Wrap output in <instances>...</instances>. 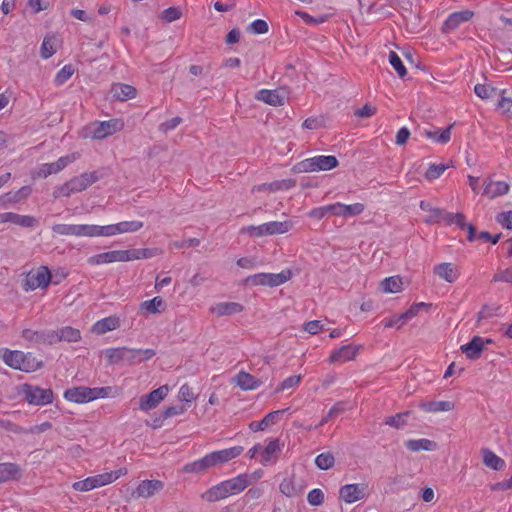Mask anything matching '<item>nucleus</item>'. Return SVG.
<instances>
[{
  "label": "nucleus",
  "mask_w": 512,
  "mask_h": 512,
  "mask_svg": "<svg viewBox=\"0 0 512 512\" xmlns=\"http://www.w3.org/2000/svg\"><path fill=\"white\" fill-rule=\"evenodd\" d=\"M242 446H233L230 448L213 451L204 455L202 458L187 463L183 471L186 473H202L209 468L221 466L237 458L243 452Z\"/></svg>",
  "instance_id": "nucleus-1"
},
{
  "label": "nucleus",
  "mask_w": 512,
  "mask_h": 512,
  "mask_svg": "<svg viewBox=\"0 0 512 512\" xmlns=\"http://www.w3.org/2000/svg\"><path fill=\"white\" fill-rule=\"evenodd\" d=\"M249 484L250 477L248 474H239L212 486L202 494V498L208 502L220 501L231 495L239 494L244 491Z\"/></svg>",
  "instance_id": "nucleus-2"
},
{
  "label": "nucleus",
  "mask_w": 512,
  "mask_h": 512,
  "mask_svg": "<svg viewBox=\"0 0 512 512\" xmlns=\"http://www.w3.org/2000/svg\"><path fill=\"white\" fill-rule=\"evenodd\" d=\"M155 354L156 352L153 349H133L128 347L109 348L105 350V356L110 364H139L143 361L150 360Z\"/></svg>",
  "instance_id": "nucleus-3"
},
{
  "label": "nucleus",
  "mask_w": 512,
  "mask_h": 512,
  "mask_svg": "<svg viewBox=\"0 0 512 512\" xmlns=\"http://www.w3.org/2000/svg\"><path fill=\"white\" fill-rule=\"evenodd\" d=\"M0 357L7 366L26 373L37 371L43 365L42 361L38 360L31 352L25 353L5 348L0 350Z\"/></svg>",
  "instance_id": "nucleus-4"
},
{
  "label": "nucleus",
  "mask_w": 512,
  "mask_h": 512,
  "mask_svg": "<svg viewBox=\"0 0 512 512\" xmlns=\"http://www.w3.org/2000/svg\"><path fill=\"white\" fill-rule=\"evenodd\" d=\"M364 210L365 206L362 203L346 205L341 202H336L312 209L309 212V216L316 220H321L327 215L349 218L362 214Z\"/></svg>",
  "instance_id": "nucleus-5"
},
{
  "label": "nucleus",
  "mask_w": 512,
  "mask_h": 512,
  "mask_svg": "<svg viewBox=\"0 0 512 512\" xmlns=\"http://www.w3.org/2000/svg\"><path fill=\"white\" fill-rule=\"evenodd\" d=\"M111 387H95L90 388L86 386H79L67 389L64 392V398L67 401L82 404L90 401L107 398L110 394Z\"/></svg>",
  "instance_id": "nucleus-6"
},
{
  "label": "nucleus",
  "mask_w": 512,
  "mask_h": 512,
  "mask_svg": "<svg viewBox=\"0 0 512 512\" xmlns=\"http://www.w3.org/2000/svg\"><path fill=\"white\" fill-rule=\"evenodd\" d=\"M126 473L127 470L125 468H120L116 471L105 472L102 474L87 477L84 480L74 482L72 484V487L76 491L87 492L95 488H100L110 483H113L121 476L126 475Z\"/></svg>",
  "instance_id": "nucleus-7"
},
{
  "label": "nucleus",
  "mask_w": 512,
  "mask_h": 512,
  "mask_svg": "<svg viewBox=\"0 0 512 512\" xmlns=\"http://www.w3.org/2000/svg\"><path fill=\"white\" fill-rule=\"evenodd\" d=\"M18 394L30 405L45 406L53 403L54 393L50 388L24 383L20 386Z\"/></svg>",
  "instance_id": "nucleus-8"
},
{
  "label": "nucleus",
  "mask_w": 512,
  "mask_h": 512,
  "mask_svg": "<svg viewBox=\"0 0 512 512\" xmlns=\"http://www.w3.org/2000/svg\"><path fill=\"white\" fill-rule=\"evenodd\" d=\"M96 172H85L76 176L58 188L57 196L69 197L71 194L82 192L98 181Z\"/></svg>",
  "instance_id": "nucleus-9"
},
{
  "label": "nucleus",
  "mask_w": 512,
  "mask_h": 512,
  "mask_svg": "<svg viewBox=\"0 0 512 512\" xmlns=\"http://www.w3.org/2000/svg\"><path fill=\"white\" fill-rule=\"evenodd\" d=\"M293 224L291 221H271L258 226H246L241 229L242 233H247L253 237H262L267 235H277L287 233Z\"/></svg>",
  "instance_id": "nucleus-10"
},
{
  "label": "nucleus",
  "mask_w": 512,
  "mask_h": 512,
  "mask_svg": "<svg viewBox=\"0 0 512 512\" xmlns=\"http://www.w3.org/2000/svg\"><path fill=\"white\" fill-rule=\"evenodd\" d=\"M338 166V160L332 155H318L299 162L296 166L298 172L329 171Z\"/></svg>",
  "instance_id": "nucleus-11"
},
{
  "label": "nucleus",
  "mask_w": 512,
  "mask_h": 512,
  "mask_svg": "<svg viewBox=\"0 0 512 512\" xmlns=\"http://www.w3.org/2000/svg\"><path fill=\"white\" fill-rule=\"evenodd\" d=\"M52 280V275L47 266H40L30 271L24 280L23 289L26 292L34 291L38 288L46 289Z\"/></svg>",
  "instance_id": "nucleus-12"
},
{
  "label": "nucleus",
  "mask_w": 512,
  "mask_h": 512,
  "mask_svg": "<svg viewBox=\"0 0 512 512\" xmlns=\"http://www.w3.org/2000/svg\"><path fill=\"white\" fill-rule=\"evenodd\" d=\"M284 443L278 438H270L265 446L261 445L258 461L263 466L275 465L282 453Z\"/></svg>",
  "instance_id": "nucleus-13"
},
{
  "label": "nucleus",
  "mask_w": 512,
  "mask_h": 512,
  "mask_svg": "<svg viewBox=\"0 0 512 512\" xmlns=\"http://www.w3.org/2000/svg\"><path fill=\"white\" fill-rule=\"evenodd\" d=\"M292 277L291 270H284L280 273H258L248 278V281L255 286L277 287L287 282Z\"/></svg>",
  "instance_id": "nucleus-14"
},
{
  "label": "nucleus",
  "mask_w": 512,
  "mask_h": 512,
  "mask_svg": "<svg viewBox=\"0 0 512 512\" xmlns=\"http://www.w3.org/2000/svg\"><path fill=\"white\" fill-rule=\"evenodd\" d=\"M124 127L120 119H110L107 121L95 122L88 127L90 136L93 139H104L113 135L117 131L122 130Z\"/></svg>",
  "instance_id": "nucleus-15"
},
{
  "label": "nucleus",
  "mask_w": 512,
  "mask_h": 512,
  "mask_svg": "<svg viewBox=\"0 0 512 512\" xmlns=\"http://www.w3.org/2000/svg\"><path fill=\"white\" fill-rule=\"evenodd\" d=\"M88 264L98 266L114 262H128L127 250H113L99 253L88 258Z\"/></svg>",
  "instance_id": "nucleus-16"
},
{
  "label": "nucleus",
  "mask_w": 512,
  "mask_h": 512,
  "mask_svg": "<svg viewBox=\"0 0 512 512\" xmlns=\"http://www.w3.org/2000/svg\"><path fill=\"white\" fill-rule=\"evenodd\" d=\"M78 157L79 155L77 153H72L60 157L55 162L45 163L40 167L38 176L45 178L51 174H56L67 167L69 164L73 163L76 159H78Z\"/></svg>",
  "instance_id": "nucleus-17"
},
{
  "label": "nucleus",
  "mask_w": 512,
  "mask_h": 512,
  "mask_svg": "<svg viewBox=\"0 0 512 512\" xmlns=\"http://www.w3.org/2000/svg\"><path fill=\"white\" fill-rule=\"evenodd\" d=\"M365 490L366 485L363 483L346 484L339 490V499L347 504H352L365 498Z\"/></svg>",
  "instance_id": "nucleus-18"
},
{
  "label": "nucleus",
  "mask_w": 512,
  "mask_h": 512,
  "mask_svg": "<svg viewBox=\"0 0 512 512\" xmlns=\"http://www.w3.org/2000/svg\"><path fill=\"white\" fill-rule=\"evenodd\" d=\"M164 483L160 480H142L132 492L134 498H150L162 491Z\"/></svg>",
  "instance_id": "nucleus-19"
},
{
  "label": "nucleus",
  "mask_w": 512,
  "mask_h": 512,
  "mask_svg": "<svg viewBox=\"0 0 512 512\" xmlns=\"http://www.w3.org/2000/svg\"><path fill=\"white\" fill-rule=\"evenodd\" d=\"M433 273L441 280L447 283H455L460 275L461 271L459 266L451 262H442L434 266Z\"/></svg>",
  "instance_id": "nucleus-20"
},
{
  "label": "nucleus",
  "mask_w": 512,
  "mask_h": 512,
  "mask_svg": "<svg viewBox=\"0 0 512 512\" xmlns=\"http://www.w3.org/2000/svg\"><path fill=\"white\" fill-rule=\"evenodd\" d=\"M287 93L285 89L278 88L274 90L261 89L256 92L255 99L271 106H281L285 103Z\"/></svg>",
  "instance_id": "nucleus-21"
},
{
  "label": "nucleus",
  "mask_w": 512,
  "mask_h": 512,
  "mask_svg": "<svg viewBox=\"0 0 512 512\" xmlns=\"http://www.w3.org/2000/svg\"><path fill=\"white\" fill-rule=\"evenodd\" d=\"M169 388L167 385L160 386L159 388L151 391L144 397L140 398L139 409L142 411H149L158 406V404L167 396Z\"/></svg>",
  "instance_id": "nucleus-22"
},
{
  "label": "nucleus",
  "mask_w": 512,
  "mask_h": 512,
  "mask_svg": "<svg viewBox=\"0 0 512 512\" xmlns=\"http://www.w3.org/2000/svg\"><path fill=\"white\" fill-rule=\"evenodd\" d=\"M32 193V187L27 185L15 192H7L0 195V208L6 209L27 199Z\"/></svg>",
  "instance_id": "nucleus-23"
},
{
  "label": "nucleus",
  "mask_w": 512,
  "mask_h": 512,
  "mask_svg": "<svg viewBox=\"0 0 512 512\" xmlns=\"http://www.w3.org/2000/svg\"><path fill=\"white\" fill-rule=\"evenodd\" d=\"M22 338L32 344L53 345V330H32L24 329L21 333Z\"/></svg>",
  "instance_id": "nucleus-24"
},
{
  "label": "nucleus",
  "mask_w": 512,
  "mask_h": 512,
  "mask_svg": "<svg viewBox=\"0 0 512 512\" xmlns=\"http://www.w3.org/2000/svg\"><path fill=\"white\" fill-rule=\"evenodd\" d=\"M11 223L23 228H33L37 224V219L31 215H20L14 212L0 213V224Z\"/></svg>",
  "instance_id": "nucleus-25"
},
{
  "label": "nucleus",
  "mask_w": 512,
  "mask_h": 512,
  "mask_svg": "<svg viewBox=\"0 0 512 512\" xmlns=\"http://www.w3.org/2000/svg\"><path fill=\"white\" fill-rule=\"evenodd\" d=\"M474 16L471 10H462L451 13L443 24V31L446 33L457 29L462 23L468 22Z\"/></svg>",
  "instance_id": "nucleus-26"
},
{
  "label": "nucleus",
  "mask_w": 512,
  "mask_h": 512,
  "mask_svg": "<svg viewBox=\"0 0 512 512\" xmlns=\"http://www.w3.org/2000/svg\"><path fill=\"white\" fill-rule=\"evenodd\" d=\"M81 340L79 329L71 326H62L53 330V345L62 341L73 343Z\"/></svg>",
  "instance_id": "nucleus-27"
},
{
  "label": "nucleus",
  "mask_w": 512,
  "mask_h": 512,
  "mask_svg": "<svg viewBox=\"0 0 512 512\" xmlns=\"http://www.w3.org/2000/svg\"><path fill=\"white\" fill-rule=\"evenodd\" d=\"M358 351H359L358 346H355L352 344L344 345V346H342L338 349H335L331 352L330 357H329V362L330 363H336V362L345 363V362L351 361L356 357V355L358 354Z\"/></svg>",
  "instance_id": "nucleus-28"
},
{
  "label": "nucleus",
  "mask_w": 512,
  "mask_h": 512,
  "mask_svg": "<svg viewBox=\"0 0 512 512\" xmlns=\"http://www.w3.org/2000/svg\"><path fill=\"white\" fill-rule=\"evenodd\" d=\"M484 348L485 341L480 336H474L470 342L460 346L462 353L472 360L479 359Z\"/></svg>",
  "instance_id": "nucleus-29"
},
{
  "label": "nucleus",
  "mask_w": 512,
  "mask_h": 512,
  "mask_svg": "<svg viewBox=\"0 0 512 512\" xmlns=\"http://www.w3.org/2000/svg\"><path fill=\"white\" fill-rule=\"evenodd\" d=\"M243 310V305L238 302H219L210 308V312L218 317L238 314Z\"/></svg>",
  "instance_id": "nucleus-30"
},
{
  "label": "nucleus",
  "mask_w": 512,
  "mask_h": 512,
  "mask_svg": "<svg viewBox=\"0 0 512 512\" xmlns=\"http://www.w3.org/2000/svg\"><path fill=\"white\" fill-rule=\"evenodd\" d=\"M416 315H417V309L414 307H411L410 309H408L407 311H405L399 315H394L390 318L383 319L381 321V324L385 328L399 329L406 323V321L412 319Z\"/></svg>",
  "instance_id": "nucleus-31"
},
{
  "label": "nucleus",
  "mask_w": 512,
  "mask_h": 512,
  "mask_svg": "<svg viewBox=\"0 0 512 512\" xmlns=\"http://www.w3.org/2000/svg\"><path fill=\"white\" fill-rule=\"evenodd\" d=\"M287 409L276 410L268 413L261 421H253L249 424L250 430L253 432L263 431L267 428L271 427L276 423V419L283 413H285Z\"/></svg>",
  "instance_id": "nucleus-32"
},
{
  "label": "nucleus",
  "mask_w": 512,
  "mask_h": 512,
  "mask_svg": "<svg viewBox=\"0 0 512 512\" xmlns=\"http://www.w3.org/2000/svg\"><path fill=\"white\" fill-rule=\"evenodd\" d=\"M234 382L242 390H255L262 384V382L258 378L254 377L253 375L245 371H240L239 373H237L234 378Z\"/></svg>",
  "instance_id": "nucleus-33"
},
{
  "label": "nucleus",
  "mask_w": 512,
  "mask_h": 512,
  "mask_svg": "<svg viewBox=\"0 0 512 512\" xmlns=\"http://www.w3.org/2000/svg\"><path fill=\"white\" fill-rule=\"evenodd\" d=\"M111 94L112 97L116 100L126 101L135 98L137 91L135 87L131 85L116 83L111 88Z\"/></svg>",
  "instance_id": "nucleus-34"
},
{
  "label": "nucleus",
  "mask_w": 512,
  "mask_h": 512,
  "mask_svg": "<svg viewBox=\"0 0 512 512\" xmlns=\"http://www.w3.org/2000/svg\"><path fill=\"white\" fill-rule=\"evenodd\" d=\"M452 127H453V125H450L443 130H440L437 128H435L433 130L425 129V130H423L422 135L424 137L432 140L435 143L446 144L451 139Z\"/></svg>",
  "instance_id": "nucleus-35"
},
{
  "label": "nucleus",
  "mask_w": 512,
  "mask_h": 512,
  "mask_svg": "<svg viewBox=\"0 0 512 512\" xmlns=\"http://www.w3.org/2000/svg\"><path fill=\"white\" fill-rule=\"evenodd\" d=\"M509 185L505 181H489L485 184L483 194L489 198H496L507 194Z\"/></svg>",
  "instance_id": "nucleus-36"
},
{
  "label": "nucleus",
  "mask_w": 512,
  "mask_h": 512,
  "mask_svg": "<svg viewBox=\"0 0 512 512\" xmlns=\"http://www.w3.org/2000/svg\"><path fill=\"white\" fill-rule=\"evenodd\" d=\"M454 406V403L451 401H428L419 404V408L427 413L451 411L454 409Z\"/></svg>",
  "instance_id": "nucleus-37"
},
{
  "label": "nucleus",
  "mask_w": 512,
  "mask_h": 512,
  "mask_svg": "<svg viewBox=\"0 0 512 512\" xmlns=\"http://www.w3.org/2000/svg\"><path fill=\"white\" fill-rule=\"evenodd\" d=\"M119 326V320L116 317H106L101 320H98L92 326V332L97 335L105 334L109 331H113L117 329Z\"/></svg>",
  "instance_id": "nucleus-38"
},
{
  "label": "nucleus",
  "mask_w": 512,
  "mask_h": 512,
  "mask_svg": "<svg viewBox=\"0 0 512 512\" xmlns=\"http://www.w3.org/2000/svg\"><path fill=\"white\" fill-rule=\"evenodd\" d=\"M483 463L490 469L499 471L504 469L505 461L490 449H482Z\"/></svg>",
  "instance_id": "nucleus-39"
},
{
  "label": "nucleus",
  "mask_w": 512,
  "mask_h": 512,
  "mask_svg": "<svg viewBox=\"0 0 512 512\" xmlns=\"http://www.w3.org/2000/svg\"><path fill=\"white\" fill-rule=\"evenodd\" d=\"M166 304L160 296L140 303V311L147 314H157L164 310Z\"/></svg>",
  "instance_id": "nucleus-40"
},
{
  "label": "nucleus",
  "mask_w": 512,
  "mask_h": 512,
  "mask_svg": "<svg viewBox=\"0 0 512 512\" xmlns=\"http://www.w3.org/2000/svg\"><path fill=\"white\" fill-rule=\"evenodd\" d=\"M162 253L159 248H139L127 250L128 262L140 259H149L158 256Z\"/></svg>",
  "instance_id": "nucleus-41"
},
{
  "label": "nucleus",
  "mask_w": 512,
  "mask_h": 512,
  "mask_svg": "<svg viewBox=\"0 0 512 512\" xmlns=\"http://www.w3.org/2000/svg\"><path fill=\"white\" fill-rule=\"evenodd\" d=\"M20 474V469L14 463H0V483L17 479Z\"/></svg>",
  "instance_id": "nucleus-42"
},
{
  "label": "nucleus",
  "mask_w": 512,
  "mask_h": 512,
  "mask_svg": "<svg viewBox=\"0 0 512 512\" xmlns=\"http://www.w3.org/2000/svg\"><path fill=\"white\" fill-rule=\"evenodd\" d=\"M295 182L291 179H285V180H277L273 181L271 183H264L262 185H259L255 187L254 189L257 191H270L275 192L279 190H288L291 187H293Z\"/></svg>",
  "instance_id": "nucleus-43"
},
{
  "label": "nucleus",
  "mask_w": 512,
  "mask_h": 512,
  "mask_svg": "<svg viewBox=\"0 0 512 512\" xmlns=\"http://www.w3.org/2000/svg\"><path fill=\"white\" fill-rule=\"evenodd\" d=\"M406 447L410 451L417 452V451H432L436 447V443L434 441H431L429 439H411L406 442Z\"/></svg>",
  "instance_id": "nucleus-44"
},
{
  "label": "nucleus",
  "mask_w": 512,
  "mask_h": 512,
  "mask_svg": "<svg viewBox=\"0 0 512 512\" xmlns=\"http://www.w3.org/2000/svg\"><path fill=\"white\" fill-rule=\"evenodd\" d=\"M381 287L386 293H398L403 289V282L399 276H391L381 282Z\"/></svg>",
  "instance_id": "nucleus-45"
},
{
  "label": "nucleus",
  "mask_w": 512,
  "mask_h": 512,
  "mask_svg": "<svg viewBox=\"0 0 512 512\" xmlns=\"http://www.w3.org/2000/svg\"><path fill=\"white\" fill-rule=\"evenodd\" d=\"M79 224H55L52 226V231L55 234L62 236H76L79 237Z\"/></svg>",
  "instance_id": "nucleus-46"
},
{
  "label": "nucleus",
  "mask_w": 512,
  "mask_h": 512,
  "mask_svg": "<svg viewBox=\"0 0 512 512\" xmlns=\"http://www.w3.org/2000/svg\"><path fill=\"white\" fill-rule=\"evenodd\" d=\"M420 208L423 211H426V212L430 213V216L427 219V222H436V223L441 222V219H442L443 214L445 212L444 210H442L440 208L433 207L431 205V203L427 202V201H421L420 202Z\"/></svg>",
  "instance_id": "nucleus-47"
},
{
  "label": "nucleus",
  "mask_w": 512,
  "mask_h": 512,
  "mask_svg": "<svg viewBox=\"0 0 512 512\" xmlns=\"http://www.w3.org/2000/svg\"><path fill=\"white\" fill-rule=\"evenodd\" d=\"M143 225V222L137 220L116 223L118 234L137 232Z\"/></svg>",
  "instance_id": "nucleus-48"
},
{
  "label": "nucleus",
  "mask_w": 512,
  "mask_h": 512,
  "mask_svg": "<svg viewBox=\"0 0 512 512\" xmlns=\"http://www.w3.org/2000/svg\"><path fill=\"white\" fill-rule=\"evenodd\" d=\"M75 69L71 64L63 66L55 75L54 83L56 86H61L67 82L74 74Z\"/></svg>",
  "instance_id": "nucleus-49"
},
{
  "label": "nucleus",
  "mask_w": 512,
  "mask_h": 512,
  "mask_svg": "<svg viewBox=\"0 0 512 512\" xmlns=\"http://www.w3.org/2000/svg\"><path fill=\"white\" fill-rule=\"evenodd\" d=\"M500 310L501 306L499 305H484L477 314V323L485 319L499 316Z\"/></svg>",
  "instance_id": "nucleus-50"
},
{
  "label": "nucleus",
  "mask_w": 512,
  "mask_h": 512,
  "mask_svg": "<svg viewBox=\"0 0 512 512\" xmlns=\"http://www.w3.org/2000/svg\"><path fill=\"white\" fill-rule=\"evenodd\" d=\"M441 222H445L446 224H455L459 228L464 229L466 227L465 216L462 213H450L444 212Z\"/></svg>",
  "instance_id": "nucleus-51"
},
{
  "label": "nucleus",
  "mask_w": 512,
  "mask_h": 512,
  "mask_svg": "<svg viewBox=\"0 0 512 512\" xmlns=\"http://www.w3.org/2000/svg\"><path fill=\"white\" fill-rule=\"evenodd\" d=\"M389 63L395 69L400 78L403 79L407 75V69L396 52L390 51Z\"/></svg>",
  "instance_id": "nucleus-52"
},
{
  "label": "nucleus",
  "mask_w": 512,
  "mask_h": 512,
  "mask_svg": "<svg viewBox=\"0 0 512 512\" xmlns=\"http://www.w3.org/2000/svg\"><path fill=\"white\" fill-rule=\"evenodd\" d=\"M335 458L330 452H324L319 454L315 458L316 466L321 470H328L334 466Z\"/></svg>",
  "instance_id": "nucleus-53"
},
{
  "label": "nucleus",
  "mask_w": 512,
  "mask_h": 512,
  "mask_svg": "<svg viewBox=\"0 0 512 512\" xmlns=\"http://www.w3.org/2000/svg\"><path fill=\"white\" fill-rule=\"evenodd\" d=\"M409 415H410V412L406 411V412L398 413L393 416H389L385 419V424L390 427L399 429L406 424L407 418Z\"/></svg>",
  "instance_id": "nucleus-54"
},
{
  "label": "nucleus",
  "mask_w": 512,
  "mask_h": 512,
  "mask_svg": "<svg viewBox=\"0 0 512 512\" xmlns=\"http://www.w3.org/2000/svg\"><path fill=\"white\" fill-rule=\"evenodd\" d=\"M280 492L287 497H294L298 494L297 487L291 478H285L279 485Z\"/></svg>",
  "instance_id": "nucleus-55"
},
{
  "label": "nucleus",
  "mask_w": 512,
  "mask_h": 512,
  "mask_svg": "<svg viewBox=\"0 0 512 512\" xmlns=\"http://www.w3.org/2000/svg\"><path fill=\"white\" fill-rule=\"evenodd\" d=\"M448 168L445 164H431L425 172V178L429 181L439 178Z\"/></svg>",
  "instance_id": "nucleus-56"
},
{
  "label": "nucleus",
  "mask_w": 512,
  "mask_h": 512,
  "mask_svg": "<svg viewBox=\"0 0 512 512\" xmlns=\"http://www.w3.org/2000/svg\"><path fill=\"white\" fill-rule=\"evenodd\" d=\"M307 501L312 506H320L324 503V493L321 489L315 488L309 491Z\"/></svg>",
  "instance_id": "nucleus-57"
},
{
  "label": "nucleus",
  "mask_w": 512,
  "mask_h": 512,
  "mask_svg": "<svg viewBox=\"0 0 512 512\" xmlns=\"http://www.w3.org/2000/svg\"><path fill=\"white\" fill-rule=\"evenodd\" d=\"M269 30L268 23L263 19H256L248 26V31L253 34H265Z\"/></svg>",
  "instance_id": "nucleus-58"
},
{
  "label": "nucleus",
  "mask_w": 512,
  "mask_h": 512,
  "mask_svg": "<svg viewBox=\"0 0 512 512\" xmlns=\"http://www.w3.org/2000/svg\"><path fill=\"white\" fill-rule=\"evenodd\" d=\"M181 10L177 7H169L162 11L161 19L165 20L168 23L178 20L181 17Z\"/></svg>",
  "instance_id": "nucleus-59"
},
{
  "label": "nucleus",
  "mask_w": 512,
  "mask_h": 512,
  "mask_svg": "<svg viewBox=\"0 0 512 512\" xmlns=\"http://www.w3.org/2000/svg\"><path fill=\"white\" fill-rule=\"evenodd\" d=\"M178 399L182 402L191 403L195 399L193 389L188 384H183L179 389Z\"/></svg>",
  "instance_id": "nucleus-60"
},
{
  "label": "nucleus",
  "mask_w": 512,
  "mask_h": 512,
  "mask_svg": "<svg viewBox=\"0 0 512 512\" xmlns=\"http://www.w3.org/2000/svg\"><path fill=\"white\" fill-rule=\"evenodd\" d=\"M79 237H98V225L79 224Z\"/></svg>",
  "instance_id": "nucleus-61"
},
{
  "label": "nucleus",
  "mask_w": 512,
  "mask_h": 512,
  "mask_svg": "<svg viewBox=\"0 0 512 512\" xmlns=\"http://www.w3.org/2000/svg\"><path fill=\"white\" fill-rule=\"evenodd\" d=\"M475 94L481 99H489L492 94L495 92V88L485 85V84H476L474 87Z\"/></svg>",
  "instance_id": "nucleus-62"
},
{
  "label": "nucleus",
  "mask_w": 512,
  "mask_h": 512,
  "mask_svg": "<svg viewBox=\"0 0 512 512\" xmlns=\"http://www.w3.org/2000/svg\"><path fill=\"white\" fill-rule=\"evenodd\" d=\"M498 109L501 110V113L508 118H512V98L509 97H501L497 104Z\"/></svg>",
  "instance_id": "nucleus-63"
},
{
  "label": "nucleus",
  "mask_w": 512,
  "mask_h": 512,
  "mask_svg": "<svg viewBox=\"0 0 512 512\" xmlns=\"http://www.w3.org/2000/svg\"><path fill=\"white\" fill-rule=\"evenodd\" d=\"M56 50L53 47V41L49 37H45L41 45V57L43 59L50 58Z\"/></svg>",
  "instance_id": "nucleus-64"
}]
</instances>
